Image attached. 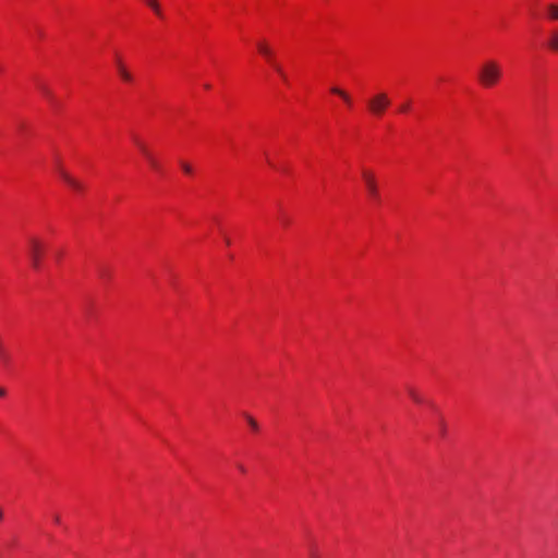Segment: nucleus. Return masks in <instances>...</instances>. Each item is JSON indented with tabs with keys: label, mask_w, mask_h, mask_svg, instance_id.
Here are the masks:
<instances>
[{
	"label": "nucleus",
	"mask_w": 558,
	"mask_h": 558,
	"mask_svg": "<svg viewBox=\"0 0 558 558\" xmlns=\"http://www.w3.org/2000/svg\"><path fill=\"white\" fill-rule=\"evenodd\" d=\"M502 76L501 65L496 60H486L478 70V82L485 88H490L498 84Z\"/></svg>",
	"instance_id": "f257e3e1"
},
{
	"label": "nucleus",
	"mask_w": 558,
	"mask_h": 558,
	"mask_svg": "<svg viewBox=\"0 0 558 558\" xmlns=\"http://www.w3.org/2000/svg\"><path fill=\"white\" fill-rule=\"evenodd\" d=\"M366 105H367V109H368L369 113L374 117L379 118L389 108V106L391 105V100H390L389 96L387 95V93L379 92V93L373 95L367 100Z\"/></svg>",
	"instance_id": "f03ea898"
},
{
	"label": "nucleus",
	"mask_w": 558,
	"mask_h": 558,
	"mask_svg": "<svg viewBox=\"0 0 558 558\" xmlns=\"http://www.w3.org/2000/svg\"><path fill=\"white\" fill-rule=\"evenodd\" d=\"M43 243L37 238H29L28 240V256L31 259L32 267L34 269H39L40 260L43 255Z\"/></svg>",
	"instance_id": "7ed1b4c3"
},
{
	"label": "nucleus",
	"mask_w": 558,
	"mask_h": 558,
	"mask_svg": "<svg viewBox=\"0 0 558 558\" xmlns=\"http://www.w3.org/2000/svg\"><path fill=\"white\" fill-rule=\"evenodd\" d=\"M362 178H363L365 187H366L369 196L373 199L378 201L379 193H378L375 174L372 171L364 169V170H362Z\"/></svg>",
	"instance_id": "20e7f679"
},
{
	"label": "nucleus",
	"mask_w": 558,
	"mask_h": 558,
	"mask_svg": "<svg viewBox=\"0 0 558 558\" xmlns=\"http://www.w3.org/2000/svg\"><path fill=\"white\" fill-rule=\"evenodd\" d=\"M134 142H135L136 146L138 147V149L141 150V153L146 158V160L149 163V166L151 167V169L159 171L161 169V166H160L159 161L157 160V158L153 155V153L147 148V146L137 138H135Z\"/></svg>",
	"instance_id": "39448f33"
},
{
	"label": "nucleus",
	"mask_w": 558,
	"mask_h": 558,
	"mask_svg": "<svg viewBox=\"0 0 558 558\" xmlns=\"http://www.w3.org/2000/svg\"><path fill=\"white\" fill-rule=\"evenodd\" d=\"M57 171H58V174L60 175V178L71 187L73 189L74 191L76 192H81L83 191L84 189V185L78 181L76 180L75 178H73L70 173H68L62 167L58 166L57 167Z\"/></svg>",
	"instance_id": "423d86ee"
},
{
	"label": "nucleus",
	"mask_w": 558,
	"mask_h": 558,
	"mask_svg": "<svg viewBox=\"0 0 558 558\" xmlns=\"http://www.w3.org/2000/svg\"><path fill=\"white\" fill-rule=\"evenodd\" d=\"M116 66H117V72H118L119 76L124 82L131 83L133 81V75L126 69V66L124 65V63L122 62V60L119 57L116 59Z\"/></svg>",
	"instance_id": "0eeeda50"
},
{
	"label": "nucleus",
	"mask_w": 558,
	"mask_h": 558,
	"mask_svg": "<svg viewBox=\"0 0 558 558\" xmlns=\"http://www.w3.org/2000/svg\"><path fill=\"white\" fill-rule=\"evenodd\" d=\"M257 49H258L259 53L263 54L271 64L275 62L272 60V56H274L272 50L266 43H264V41L257 43Z\"/></svg>",
	"instance_id": "6e6552de"
},
{
	"label": "nucleus",
	"mask_w": 558,
	"mask_h": 558,
	"mask_svg": "<svg viewBox=\"0 0 558 558\" xmlns=\"http://www.w3.org/2000/svg\"><path fill=\"white\" fill-rule=\"evenodd\" d=\"M547 46L553 51H558V29L550 32Z\"/></svg>",
	"instance_id": "1a4fd4ad"
},
{
	"label": "nucleus",
	"mask_w": 558,
	"mask_h": 558,
	"mask_svg": "<svg viewBox=\"0 0 558 558\" xmlns=\"http://www.w3.org/2000/svg\"><path fill=\"white\" fill-rule=\"evenodd\" d=\"M331 93L340 96L347 106H349V107L352 106L351 96L343 89H340L339 87H332Z\"/></svg>",
	"instance_id": "9d476101"
},
{
	"label": "nucleus",
	"mask_w": 558,
	"mask_h": 558,
	"mask_svg": "<svg viewBox=\"0 0 558 558\" xmlns=\"http://www.w3.org/2000/svg\"><path fill=\"white\" fill-rule=\"evenodd\" d=\"M547 10V16L551 21H558V4L557 3H549L546 7Z\"/></svg>",
	"instance_id": "9b49d317"
},
{
	"label": "nucleus",
	"mask_w": 558,
	"mask_h": 558,
	"mask_svg": "<svg viewBox=\"0 0 558 558\" xmlns=\"http://www.w3.org/2000/svg\"><path fill=\"white\" fill-rule=\"evenodd\" d=\"M407 391H408V395L410 396V398L416 402V403H421L423 402V398L421 397V395L412 387H408L407 388Z\"/></svg>",
	"instance_id": "f8f14e48"
},
{
	"label": "nucleus",
	"mask_w": 558,
	"mask_h": 558,
	"mask_svg": "<svg viewBox=\"0 0 558 558\" xmlns=\"http://www.w3.org/2000/svg\"><path fill=\"white\" fill-rule=\"evenodd\" d=\"M157 15H161V10L157 0H145Z\"/></svg>",
	"instance_id": "ddd939ff"
},
{
	"label": "nucleus",
	"mask_w": 558,
	"mask_h": 558,
	"mask_svg": "<svg viewBox=\"0 0 558 558\" xmlns=\"http://www.w3.org/2000/svg\"><path fill=\"white\" fill-rule=\"evenodd\" d=\"M39 89L45 97H47L49 100H52V92L46 85H39Z\"/></svg>",
	"instance_id": "4468645a"
},
{
	"label": "nucleus",
	"mask_w": 558,
	"mask_h": 558,
	"mask_svg": "<svg viewBox=\"0 0 558 558\" xmlns=\"http://www.w3.org/2000/svg\"><path fill=\"white\" fill-rule=\"evenodd\" d=\"M246 421H247L248 425L251 426V428H252L253 430H255V432H257V430H258L259 425H258V423L256 422V420H254V418H253L252 416H250V415H246Z\"/></svg>",
	"instance_id": "2eb2a0df"
},
{
	"label": "nucleus",
	"mask_w": 558,
	"mask_h": 558,
	"mask_svg": "<svg viewBox=\"0 0 558 558\" xmlns=\"http://www.w3.org/2000/svg\"><path fill=\"white\" fill-rule=\"evenodd\" d=\"M272 66L274 69L276 70V72L281 76V78L287 82V75L286 73L283 72V69L277 64L276 62L272 63Z\"/></svg>",
	"instance_id": "dca6fc26"
},
{
	"label": "nucleus",
	"mask_w": 558,
	"mask_h": 558,
	"mask_svg": "<svg viewBox=\"0 0 558 558\" xmlns=\"http://www.w3.org/2000/svg\"><path fill=\"white\" fill-rule=\"evenodd\" d=\"M181 168L187 174L192 173V171H193L192 167L189 163L183 162V161L181 162Z\"/></svg>",
	"instance_id": "f3484780"
},
{
	"label": "nucleus",
	"mask_w": 558,
	"mask_h": 558,
	"mask_svg": "<svg viewBox=\"0 0 558 558\" xmlns=\"http://www.w3.org/2000/svg\"><path fill=\"white\" fill-rule=\"evenodd\" d=\"M308 554H310L311 558H319L318 550L315 546L310 547Z\"/></svg>",
	"instance_id": "a211bd4d"
},
{
	"label": "nucleus",
	"mask_w": 558,
	"mask_h": 558,
	"mask_svg": "<svg viewBox=\"0 0 558 558\" xmlns=\"http://www.w3.org/2000/svg\"><path fill=\"white\" fill-rule=\"evenodd\" d=\"M410 110V102H404L400 106L401 112H408Z\"/></svg>",
	"instance_id": "6ab92c4d"
},
{
	"label": "nucleus",
	"mask_w": 558,
	"mask_h": 558,
	"mask_svg": "<svg viewBox=\"0 0 558 558\" xmlns=\"http://www.w3.org/2000/svg\"><path fill=\"white\" fill-rule=\"evenodd\" d=\"M52 519H53V522H54V523H57V524H59V523H60V520H61V519H60V515H59V514H53Z\"/></svg>",
	"instance_id": "aec40b11"
},
{
	"label": "nucleus",
	"mask_w": 558,
	"mask_h": 558,
	"mask_svg": "<svg viewBox=\"0 0 558 558\" xmlns=\"http://www.w3.org/2000/svg\"><path fill=\"white\" fill-rule=\"evenodd\" d=\"M7 393V390L4 388H0V397H4Z\"/></svg>",
	"instance_id": "412c9836"
},
{
	"label": "nucleus",
	"mask_w": 558,
	"mask_h": 558,
	"mask_svg": "<svg viewBox=\"0 0 558 558\" xmlns=\"http://www.w3.org/2000/svg\"><path fill=\"white\" fill-rule=\"evenodd\" d=\"M238 469H239L242 473H245V468H244L242 464H239V465H238Z\"/></svg>",
	"instance_id": "4be33fe9"
},
{
	"label": "nucleus",
	"mask_w": 558,
	"mask_h": 558,
	"mask_svg": "<svg viewBox=\"0 0 558 558\" xmlns=\"http://www.w3.org/2000/svg\"><path fill=\"white\" fill-rule=\"evenodd\" d=\"M3 519V512L2 510L0 509V521Z\"/></svg>",
	"instance_id": "5701e85b"
}]
</instances>
